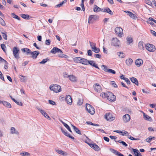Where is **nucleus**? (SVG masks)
Returning <instances> with one entry per match:
<instances>
[{
    "label": "nucleus",
    "mask_w": 156,
    "mask_h": 156,
    "mask_svg": "<svg viewBox=\"0 0 156 156\" xmlns=\"http://www.w3.org/2000/svg\"><path fill=\"white\" fill-rule=\"evenodd\" d=\"M20 154L21 156H26L30 155V154L29 153L26 151H22L20 153Z\"/></svg>",
    "instance_id": "nucleus-44"
},
{
    "label": "nucleus",
    "mask_w": 156,
    "mask_h": 156,
    "mask_svg": "<svg viewBox=\"0 0 156 156\" xmlns=\"http://www.w3.org/2000/svg\"><path fill=\"white\" fill-rule=\"evenodd\" d=\"M120 42L117 38H113L112 39L111 45L115 47H119V46Z\"/></svg>",
    "instance_id": "nucleus-4"
},
{
    "label": "nucleus",
    "mask_w": 156,
    "mask_h": 156,
    "mask_svg": "<svg viewBox=\"0 0 156 156\" xmlns=\"http://www.w3.org/2000/svg\"><path fill=\"white\" fill-rule=\"evenodd\" d=\"M146 49L150 52H153L155 50V46L152 44H147L145 45Z\"/></svg>",
    "instance_id": "nucleus-6"
},
{
    "label": "nucleus",
    "mask_w": 156,
    "mask_h": 156,
    "mask_svg": "<svg viewBox=\"0 0 156 156\" xmlns=\"http://www.w3.org/2000/svg\"><path fill=\"white\" fill-rule=\"evenodd\" d=\"M88 61L89 60H88L87 59L83 58H82L80 63L83 64L88 65Z\"/></svg>",
    "instance_id": "nucleus-31"
},
{
    "label": "nucleus",
    "mask_w": 156,
    "mask_h": 156,
    "mask_svg": "<svg viewBox=\"0 0 156 156\" xmlns=\"http://www.w3.org/2000/svg\"><path fill=\"white\" fill-rule=\"evenodd\" d=\"M130 151L132 150L135 155V156H142L141 153L138 150L136 149H134L133 148H130Z\"/></svg>",
    "instance_id": "nucleus-17"
},
{
    "label": "nucleus",
    "mask_w": 156,
    "mask_h": 156,
    "mask_svg": "<svg viewBox=\"0 0 156 156\" xmlns=\"http://www.w3.org/2000/svg\"><path fill=\"white\" fill-rule=\"evenodd\" d=\"M108 97L107 99L111 102L114 101H115L116 98L115 96L113 94L110 92H108Z\"/></svg>",
    "instance_id": "nucleus-7"
},
{
    "label": "nucleus",
    "mask_w": 156,
    "mask_h": 156,
    "mask_svg": "<svg viewBox=\"0 0 156 156\" xmlns=\"http://www.w3.org/2000/svg\"><path fill=\"white\" fill-rule=\"evenodd\" d=\"M85 107L87 111L90 114L93 115L94 114V109L91 105L88 104H86L85 105Z\"/></svg>",
    "instance_id": "nucleus-3"
},
{
    "label": "nucleus",
    "mask_w": 156,
    "mask_h": 156,
    "mask_svg": "<svg viewBox=\"0 0 156 156\" xmlns=\"http://www.w3.org/2000/svg\"><path fill=\"white\" fill-rule=\"evenodd\" d=\"M123 119L125 122H128L130 119V116L128 114H126L123 116Z\"/></svg>",
    "instance_id": "nucleus-16"
},
{
    "label": "nucleus",
    "mask_w": 156,
    "mask_h": 156,
    "mask_svg": "<svg viewBox=\"0 0 156 156\" xmlns=\"http://www.w3.org/2000/svg\"><path fill=\"white\" fill-rule=\"evenodd\" d=\"M0 78L2 80L5 81L3 75L2 74V72H1V71H0Z\"/></svg>",
    "instance_id": "nucleus-62"
},
{
    "label": "nucleus",
    "mask_w": 156,
    "mask_h": 156,
    "mask_svg": "<svg viewBox=\"0 0 156 156\" xmlns=\"http://www.w3.org/2000/svg\"><path fill=\"white\" fill-rule=\"evenodd\" d=\"M88 55L90 56H91L92 55V52L91 50H89L87 51Z\"/></svg>",
    "instance_id": "nucleus-64"
},
{
    "label": "nucleus",
    "mask_w": 156,
    "mask_h": 156,
    "mask_svg": "<svg viewBox=\"0 0 156 156\" xmlns=\"http://www.w3.org/2000/svg\"><path fill=\"white\" fill-rule=\"evenodd\" d=\"M0 23L2 26H5V23L3 20L0 17Z\"/></svg>",
    "instance_id": "nucleus-50"
},
{
    "label": "nucleus",
    "mask_w": 156,
    "mask_h": 156,
    "mask_svg": "<svg viewBox=\"0 0 156 156\" xmlns=\"http://www.w3.org/2000/svg\"><path fill=\"white\" fill-rule=\"evenodd\" d=\"M19 50L17 47H15L13 48L12 50L13 54L15 58L17 59L20 58L19 54Z\"/></svg>",
    "instance_id": "nucleus-5"
},
{
    "label": "nucleus",
    "mask_w": 156,
    "mask_h": 156,
    "mask_svg": "<svg viewBox=\"0 0 156 156\" xmlns=\"http://www.w3.org/2000/svg\"><path fill=\"white\" fill-rule=\"evenodd\" d=\"M60 121L63 124L65 127L71 133L72 132L69 126L66 123L63 122L62 120H60Z\"/></svg>",
    "instance_id": "nucleus-27"
},
{
    "label": "nucleus",
    "mask_w": 156,
    "mask_h": 156,
    "mask_svg": "<svg viewBox=\"0 0 156 156\" xmlns=\"http://www.w3.org/2000/svg\"><path fill=\"white\" fill-rule=\"evenodd\" d=\"M51 43V41L49 39L46 40L45 42V44L46 45H49Z\"/></svg>",
    "instance_id": "nucleus-60"
},
{
    "label": "nucleus",
    "mask_w": 156,
    "mask_h": 156,
    "mask_svg": "<svg viewBox=\"0 0 156 156\" xmlns=\"http://www.w3.org/2000/svg\"><path fill=\"white\" fill-rule=\"evenodd\" d=\"M49 60V59L48 58H47L46 59H44L42 61L39 62V63L43 64L46 63Z\"/></svg>",
    "instance_id": "nucleus-48"
},
{
    "label": "nucleus",
    "mask_w": 156,
    "mask_h": 156,
    "mask_svg": "<svg viewBox=\"0 0 156 156\" xmlns=\"http://www.w3.org/2000/svg\"><path fill=\"white\" fill-rule=\"evenodd\" d=\"M2 36L3 38L5 40H7V35L5 34V33H2Z\"/></svg>",
    "instance_id": "nucleus-57"
},
{
    "label": "nucleus",
    "mask_w": 156,
    "mask_h": 156,
    "mask_svg": "<svg viewBox=\"0 0 156 156\" xmlns=\"http://www.w3.org/2000/svg\"><path fill=\"white\" fill-rule=\"evenodd\" d=\"M56 152L58 154L62 155L63 156H66L67 155L66 153L60 150H57L56 151Z\"/></svg>",
    "instance_id": "nucleus-33"
},
{
    "label": "nucleus",
    "mask_w": 156,
    "mask_h": 156,
    "mask_svg": "<svg viewBox=\"0 0 156 156\" xmlns=\"http://www.w3.org/2000/svg\"><path fill=\"white\" fill-rule=\"evenodd\" d=\"M88 63V64L90 65L91 66L93 67H94L95 68H97L99 69H100L99 68L97 64H95V63L94 61L91 60L89 61Z\"/></svg>",
    "instance_id": "nucleus-24"
},
{
    "label": "nucleus",
    "mask_w": 156,
    "mask_h": 156,
    "mask_svg": "<svg viewBox=\"0 0 156 156\" xmlns=\"http://www.w3.org/2000/svg\"><path fill=\"white\" fill-rule=\"evenodd\" d=\"M83 99L78 98L77 102L78 105H80L83 104Z\"/></svg>",
    "instance_id": "nucleus-51"
},
{
    "label": "nucleus",
    "mask_w": 156,
    "mask_h": 156,
    "mask_svg": "<svg viewBox=\"0 0 156 156\" xmlns=\"http://www.w3.org/2000/svg\"><path fill=\"white\" fill-rule=\"evenodd\" d=\"M145 2L146 3L149 5L151 6L152 5V2L150 0H145Z\"/></svg>",
    "instance_id": "nucleus-56"
},
{
    "label": "nucleus",
    "mask_w": 156,
    "mask_h": 156,
    "mask_svg": "<svg viewBox=\"0 0 156 156\" xmlns=\"http://www.w3.org/2000/svg\"><path fill=\"white\" fill-rule=\"evenodd\" d=\"M126 136H128V138L131 140H140L139 138H135L132 136H130L129 135H127Z\"/></svg>",
    "instance_id": "nucleus-52"
},
{
    "label": "nucleus",
    "mask_w": 156,
    "mask_h": 156,
    "mask_svg": "<svg viewBox=\"0 0 156 156\" xmlns=\"http://www.w3.org/2000/svg\"><path fill=\"white\" fill-rule=\"evenodd\" d=\"M51 52L53 54H55L56 53H62V51L60 49L56 47H54L51 51Z\"/></svg>",
    "instance_id": "nucleus-14"
},
{
    "label": "nucleus",
    "mask_w": 156,
    "mask_h": 156,
    "mask_svg": "<svg viewBox=\"0 0 156 156\" xmlns=\"http://www.w3.org/2000/svg\"><path fill=\"white\" fill-rule=\"evenodd\" d=\"M94 88L95 91L97 92L100 93L101 91V86L98 83H96L94 85Z\"/></svg>",
    "instance_id": "nucleus-11"
},
{
    "label": "nucleus",
    "mask_w": 156,
    "mask_h": 156,
    "mask_svg": "<svg viewBox=\"0 0 156 156\" xmlns=\"http://www.w3.org/2000/svg\"><path fill=\"white\" fill-rule=\"evenodd\" d=\"M67 0H64L63 1L61 2L60 3L57 5L55 6V7L58 8L61 7L63 4L66 2Z\"/></svg>",
    "instance_id": "nucleus-41"
},
{
    "label": "nucleus",
    "mask_w": 156,
    "mask_h": 156,
    "mask_svg": "<svg viewBox=\"0 0 156 156\" xmlns=\"http://www.w3.org/2000/svg\"><path fill=\"white\" fill-rule=\"evenodd\" d=\"M101 8L98 7L97 5H94V11L96 12H98L100 11Z\"/></svg>",
    "instance_id": "nucleus-34"
},
{
    "label": "nucleus",
    "mask_w": 156,
    "mask_h": 156,
    "mask_svg": "<svg viewBox=\"0 0 156 156\" xmlns=\"http://www.w3.org/2000/svg\"><path fill=\"white\" fill-rule=\"evenodd\" d=\"M48 102L50 104L53 105H56V104L55 102L51 100H49Z\"/></svg>",
    "instance_id": "nucleus-59"
},
{
    "label": "nucleus",
    "mask_w": 156,
    "mask_h": 156,
    "mask_svg": "<svg viewBox=\"0 0 156 156\" xmlns=\"http://www.w3.org/2000/svg\"><path fill=\"white\" fill-rule=\"evenodd\" d=\"M143 115L144 118V119L145 120L149 121L150 122H152V119L151 117H150L149 116L147 115L144 112L143 113Z\"/></svg>",
    "instance_id": "nucleus-25"
},
{
    "label": "nucleus",
    "mask_w": 156,
    "mask_h": 156,
    "mask_svg": "<svg viewBox=\"0 0 156 156\" xmlns=\"http://www.w3.org/2000/svg\"><path fill=\"white\" fill-rule=\"evenodd\" d=\"M122 29L120 28L117 27L115 29V31L116 33L117 34H119L122 33Z\"/></svg>",
    "instance_id": "nucleus-29"
},
{
    "label": "nucleus",
    "mask_w": 156,
    "mask_h": 156,
    "mask_svg": "<svg viewBox=\"0 0 156 156\" xmlns=\"http://www.w3.org/2000/svg\"><path fill=\"white\" fill-rule=\"evenodd\" d=\"M103 67L104 68L103 70L107 72L113 74H115L116 73L115 71L111 69H108L106 66L102 65H101V67Z\"/></svg>",
    "instance_id": "nucleus-8"
},
{
    "label": "nucleus",
    "mask_w": 156,
    "mask_h": 156,
    "mask_svg": "<svg viewBox=\"0 0 156 156\" xmlns=\"http://www.w3.org/2000/svg\"><path fill=\"white\" fill-rule=\"evenodd\" d=\"M133 60L130 58L127 59L126 61V63L127 66L131 65L133 63Z\"/></svg>",
    "instance_id": "nucleus-32"
},
{
    "label": "nucleus",
    "mask_w": 156,
    "mask_h": 156,
    "mask_svg": "<svg viewBox=\"0 0 156 156\" xmlns=\"http://www.w3.org/2000/svg\"><path fill=\"white\" fill-rule=\"evenodd\" d=\"M117 55L119 57L121 58H124L125 56V54L122 52H118Z\"/></svg>",
    "instance_id": "nucleus-39"
},
{
    "label": "nucleus",
    "mask_w": 156,
    "mask_h": 156,
    "mask_svg": "<svg viewBox=\"0 0 156 156\" xmlns=\"http://www.w3.org/2000/svg\"><path fill=\"white\" fill-rule=\"evenodd\" d=\"M99 18V17L97 15H91L89 17L88 23H93L94 22L98 20Z\"/></svg>",
    "instance_id": "nucleus-2"
},
{
    "label": "nucleus",
    "mask_w": 156,
    "mask_h": 156,
    "mask_svg": "<svg viewBox=\"0 0 156 156\" xmlns=\"http://www.w3.org/2000/svg\"><path fill=\"white\" fill-rule=\"evenodd\" d=\"M155 138L154 136H150L146 139V141L147 142L150 143L151 140H154Z\"/></svg>",
    "instance_id": "nucleus-42"
},
{
    "label": "nucleus",
    "mask_w": 156,
    "mask_h": 156,
    "mask_svg": "<svg viewBox=\"0 0 156 156\" xmlns=\"http://www.w3.org/2000/svg\"><path fill=\"white\" fill-rule=\"evenodd\" d=\"M40 52L37 51H31L30 54L31 55V58L34 59H35L37 58V56L39 54Z\"/></svg>",
    "instance_id": "nucleus-13"
},
{
    "label": "nucleus",
    "mask_w": 156,
    "mask_h": 156,
    "mask_svg": "<svg viewBox=\"0 0 156 156\" xmlns=\"http://www.w3.org/2000/svg\"><path fill=\"white\" fill-rule=\"evenodd\" d=\"M20 81L22 82H25L27 81V77L22 75H20L19 76Z\"/></svg>",
    "instance_id": "nucleus-26"
},
{
    "label": "nucleus",
    "mask_w": 156,
    "mask_h": 156,
    "mask_svg": "<svg viewBox=\"0 0 156 156\" xmlns=\"http://www.w3.org/2000/svg\"><path fill=\"white\" fill-rule=\"evenodd\" d=\"M10 97L11 99L14 101L15 103H16L17 105L20 106H22V102L20 101H16L15 99L12 98V97L10 96Z\"/></svg>",
    "instance_id": "nucleus-35"
},
{
    "label": "nucleus",
    "mask_w": 156,
    "mask_h": 156,
    "mask_svg": "<svg viewBox=\"0 0 156 156\" xmlns=\"http://www.w3.org/2000/svg\"><path fill=\"white\" fill-rule=\"evenodd\" d=\"M126 40L128 44H129L133 41V38L129 36H128L127 37Z\"/></svg>",
    "instance_id": "nucleus-40"
},
{
    "label": "nucleus",
    "mask_w": 156,
    "mask_h": 156,
    "mask_svg": "<svg viewBox=\"0 0 156 156\" xmlns=\"http://www.w3.org/2000/svg\"><path fill=\"white\" fill-rule=\"evenodd\" d=\"M82 58L80 57H75L74 58V61L77 63H80Z\"/></svg>",
    "instance_id": "nucleus-43"
},
{
    "label": "nucleus",
    "mask_w": 156,
    "mask_h": 156,
    "mask_svg": "<svg viewBox=\"0 0 156 156\" xmlns=\"http://www.w3.org/2000/svg\"><path fill=\"white\" fill-rule=\"evenodd\" d=\"M143 42L140 41L138 44V47L141 50L143 49L144 47L143 44Z\"/></svg>",
    "instance_id": "nucleus-47"
},
{
    "label": "nucleus",
    "mask_w": 156,
    "mask_h": 156,
    "mask_svg": "<svg viewBox=\"0 0 156 156\" xmlns=\"http://www.w3.org/2000/svg\"><path fill=\"white\" fill-rule=\"evenodd\" d=\"M66 101L68 104H71L72 102V99L70 95L66 96L65 98Z\"/></svg>",
    "instance_id": "nucleus-23"
},
{
    "label": "nucleus",
    "mask_w": 156,
    "mask_h": 156,
    "mask_svg": "<svg viewBox=\"0 0 156 156\" xmlns=\"http://www.w3.org/2000/svg\"><path fill=\"white\" fill-rule=\"evenodd\" d=\"M69 80L72 82H75L77 81V77L73 75H69Z\"/></svg>",
    "instance_id": "nucleus-21"
},
{
    "label": "nucleus",
    "mask_w": 156,
    "mask_h": 156,
    "mask_svg": "<svg viewBox=\"0 0 156 156\" xmlns=\"http://www.w3.org/2000/svg\"><path fill=\"white\" fill-rule=\"evenodd\" d=\"M110 150L111 152L116 155L118 156H125L121 153L113 149L110 148Z\"/></svg>",
    "instance_id": "nucleus-19"
},
{
    "label": "nucleus",
    "mask_w": 156,
    "mask_h": 156,
    "mask_svg": "<svg viewBox=\"0 0 156 156\" xmlns=\"http://www.w3.org/2000/svg\"><path fill=\"white\" fill-rule=\"evenodd\" d=\"M1 47L3 51L5 52V48H6L5 45L4 44H2L1 45Z\"/></svg>",
    "instance_id": "nucleus-55"
},
{
    "label": "nucleus",
    "mask_w": 156,
    "mask_h": 156,
    "mask_svg": "<svg viewBox=\"0 0 156 156\" xmlns=\"http://www.w3.org/2000/svg\"><path fill=\"white\" fill-rule=\"evenodd\" d=\"M61 129L62 133L64 134L66 136L69 137V138L74 140V138L70 135L67 132V131L65 129H63L61 127Z\"/></svg>",
    "instance_id": "nucleus-12"
},
{
    "label": "nucleus",
    "mask_w": 156,
    "mask_h": 156,
    "mask_svg": "<svg viewBox=\"0 0 156 156\" xmlns=\"http://www.w3.org/2000/svg\"><path fill=\"white\" fill-rule=\"evenodd\" d=\"M22 51L24 52H26L27 55L30 54L31 53V50L28 48H23L21 49Z\"/></svg>",
    "instance_id": "nucleus-30"
},
{
    "label": "nucleus",
    "mask_w": 156,
    "mask_h": 156,
    "mask_svg": "<svg viewBox=\"0 0 156 156\" xmlns=\"http://www.w3.org/2000/svg\"><path fill=\"white\" fill-rule=\"evenodd\" d=\"M51 90L53 91L55 93L60 92L62 90L61 87L60 86L57 84L51 85L49 87Z\"/></svg>",
    "instance_id": "nucleus-1"
},
{
    "label": "nucleus",
    "mask_w": 156,
    "mask_h": 156,
    "mask_svg": "<svg viewBox=\"0 0 156 156\" xmlns=\"http://www.w3.org/2000/svg\"><path fill=\"white\" fill-rule=\"evenodd\" d=\"M105 118L107 120L109 121H112L115 119V117H113L112 114L110 113H106Z\"/></svg>",
    "instance_id": "nucleus-9"
},
{
    "label": "nucleus",
    "mask_w": 156,
    "mask_h": 156,
    "mask_svg": "<svg viewBox=\"0 0 156 156\" xmlns=\"http://www.w3.org/2000/svg\"><path fill=\"white\" fill-rule=\"evenodd\" d=\"M131 81L137 86L138 85V82L137 79L135 77H132L130 78Z\"/></svg>",
    "instance_id": "nucleus-28"
},
{
    "label": "nucleus",
    "mask_w": 156,
    "mask_h": 156,
    "mask_svg": "<svg viewBox=\"0 0 156 156\" xmlns=\"http://www.w3.org/2000/svg\"><path fill=\"white\" fill-rule=\"evenodd\" d=\"M4 62L5 64H8V62L0 56V62Z\"/></svg>",
    "instance_id": "nucleus-58"
},
{
    "label": "nucleus",
    "mask_w": 156,
    "mask_h": 156,
    "mask_svg": "<svg viewBox=\"0 0 156 156\" xmlns=\"http://www.w3.org/2000/svg\"><path fill=\"white\" fill-rule=\"evenodd\" d=\"M38 110L47 119L50 120L51 118L43 110H41L40 108H38Z\"/></svg>",
    "instance_id": "nucleus-18"
},
{
    "label": "nucleus",
    "mask_w": 156,
    "mask_h": 156,
    "mask_svg": "<svg viewBox=\"0 0 156 156\" xmlns=\"http://www.w3.org/2000/svg\"><path fill=\"white\" fill-rule=\"evenodd\" d=\"M92 51L95 53H97L100 51V49H99V48H97L96 47L94 49H92Z\"/></svg>",
    "instance_id": "nucleus-53"
},
{
    "label": "nucleus",
    "mask_w": 156,
    "mask_h": 156,
    "mask_svg": "<svg viewBox=\"0 0 156 156\" xmlns=\"http://www.w3.org/2000/svg\"><path fill=\"white\" fill-rule=\"evenodd\" d=\"M71 125L72 126L73 128L74 131L76 132V131L77 130H78V129L77 127H76L75 126L71 124Z\"/></svg>",
    "instance_id": "nucleus-63"
},
{
    "label": "nucleus",
    "mask_w": 156,
    "mask_h": 156,
    "mask_svg": "<svg viewBox=\"0 0 156 156\" xmlns=\"http://www.w3.org/2000/svg\"><path fill=\"white\" fill-rule=\"evenodd\" d=\"M105 12H106L111 15H112L113 14L112 11L108 8H105Z\"/></svg>",
    "instance_id": "nucleus-45"
},
{
    "label": "nucleus",
    "mask_w": 156,
    "mask_h": 156,
    "mask_svg": "<svg viewBox=\"0 0 156 156\" xmlns=\"http://www.w3.org/2000/svg\"><path fill=\"white\" fill-rule=\"evenodd\" d=\"M0 103H2L4 106L7 108H11V105L10 103L5 101H1L0 100Z\"/></svg>",
    "instance_id": "nucleus-22"
},
{
    "label": "nucleus",
    "mask_w": 156,
    "mask_h": 156,
    "mask_svg": "<svg viewBox=\"0 0 156 156\" xmlns=\"http://www.w3.org/2000/svg\"><path fill=\"white\" fill-rule=\"evenodd\" d=\"M108 92H102L101 94V96L103 98H107L108 97Z\"/></svg>",
    "instance_id": "nucleus-36"
},
{
    "label": "nucleus",
    "mask_w": 156,
    "mask_h": 156,
    "mask_svg": "<svg viewBox=\"0 0 156 156\" xmlns=\"http://www.w3.org/2000/svg\"><path fill=\"white\" fill-rule=\"evenodd\" d=\"M11 132L12 134L16 133L18 134L19 133V132L18 131H16L15 128L13 127L11 128Z\"/></svg>",
    "instance_id": "nucleus-37"
},
{
    "label": "nucleus",
    "mask_w": 156,
    "mask_h": 156,
    "mask_svg": "<svg viewBox=\"0 0 156 156\" xmlns=\"http://www.w3.org/2000/svg\"><path fill=\"white\" fill-rule=\"evenodd\" d=\"M12 16L14 18L16 19L19 20H20V18L17 15H16L14 13H12Z\"/></svg>",
    "instance_id": "nucleus-46"
},
{
    "label": "nucleus",
    "mask_w": 156,
    "mask_h": 156,
    "mask_svg": "<svg viewBox=\"0 0 156 156\" xmlns=\"http://www.w3.org/2000/svg\"><path fill=\"white\" fill-rule=\"evenodd\" d=\"M21 16L22 18L25 20H28L30 18V16L27 14H22Z\"/></svg>",
    "instance_id": "nucleus-38"
},
{
    "label": "nucleus",
    "mask_w": 156,
    "mask_h": 156,
    "mask_svg": "<svg viewBox=\"0 0 156 156\" xmlns=\"http://www.w3.org/2000/svg\"><path fill=\"white\" fill-rule=\"evenodd\" d=\"M87 144L89 146L92 148H93L95 150L98 151L100 150L99 147L95 144H91L90 143H87L86 142Z\"/></svg>",
    "instance_id": "nucleus-10"
},
{
    "label": "nucleus",
    "mask_w": 156,
    "mask_h": 156,
    "mask_svg": "<svg viewBox=\"0 0 156 156\" xmlns=\"http://www.w3.org/2000/svg\"><path fill=\"white\" fill-rule=\"evenodd\" d=\"M94 56L97 58H101V55L98 54H95L94 55Z\"/></svg>",
    "instance_id": "nucleus-61"
},
{
    "label": "nucleus",
    "mask_w": 156,
    "mask_h": 156,
    "mask_svg": "<svg viewBox=\"0 0 156 156\" xmlns=\"http://www.w3.org/2000/svg\"><path fill=\"white\" fill-rule=\"evenodd\" d=\"M121 135L123 136H126L127 135H129V133L126 131H122Z\"/></svg>",
    "instance_id": "nucleus-54"
},
{
    "label": "nucleus",
    "mask_w": 156,
    "mask_h": 156,
    "mask_svg": "<svg viewBox=\"0 0 156 156\" xmlns=\"http://www.w3.org/2000/svg\"><path fill=\"white\" fill-rule=\"evenodd\" d=\"M143 62L141 59H138L135 61V64L137 67L140 66L143 63Z\"/></svg>",
    "instance_id": "nucleus-20"
},
{
    "label": "nucleus",
    "mask_w": 156,
    "mask_h": 156,
    "mask_svg": "<svg viewBox=\"0 0 156 156\" xmlns=\"http://www.w3.org/2000/svg\"><path fill=\"white\" fill-rule=\"evenodd\" d=\"M89 43L90 46L92 49L96 47L95 43L90 41H89Z\"/></svg>",
    "instance_id": "nucleus-49"
},
{
    "label": "nucleus",
    "mask_w": 156,
    "mask_h": 156,
    "mask_svg": "<svg viewBox=\"0 0 156 156\" xmlns=\"http://www.w3.org/2000/svg\"><path fill=\"white\" fill-rule=\"evenodd\" d=\"M124 12L128 14V15L131 18L133 19H136L137 18V17L136 15L129 11H124Z\"/></svg>",
    "instance_id": "nucleus-15"
}]
</instances>
